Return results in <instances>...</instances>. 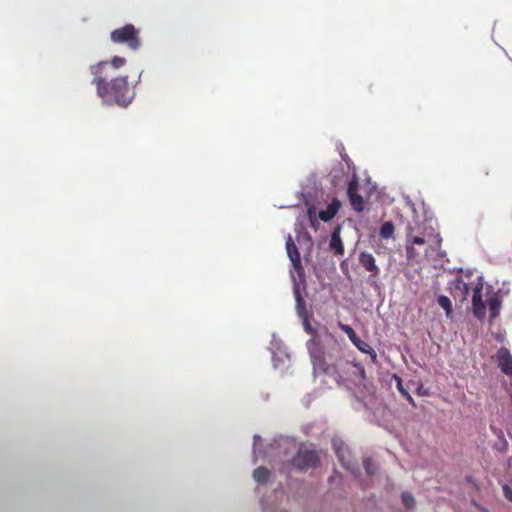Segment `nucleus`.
Here are the masks:
<instances>
[{"instance_id": "obj_3", "label": "nucleus", "mask_w": 512, "mask_h": 512, "mask_svg": "<svg viewBox=\"0 0 512 512\" xmlns=\"http://www.w3.org/2000/svg\"><path fill=\"white\" fill-rule=\"evenodd\" d=\"M110 39L115 44L126 45L132 51H137L141 47L140 31L132 24L113 30Z\"/></svg>"}, {"instance_id": "obj_23", "label": "nucleus", "mask_w": 512, "mask_h": 512, "mask_svg": "<svg viewBox=\"0 0 512 512\" xmlns=\"http://www.w3.org/2000/svg\"><path fill=\"white\" fill-rule=\"evenodd\" d=\"M126 64V59L120 56H114L108 66L111 65L115 69H119Z\"/></svg>"}, {"instance_id": "obj_7", "label": "nucleus", "mask_w": 512, "mask_h": 512, "mask_svg": "<svg viewBox=\"0 0 512 512\" xmlns=\"http://www.w3.org/2000/svg\"><path fill=\"white\" fill-rule=\"evenodd\" d=\"M498 367L505 375H512V355L508 348L502 346L495 355Z\"/></svg>"}, {"instance_id": "obj_13", "label": "nucleus", "mask_w": 512, "mask_h": 512, "mask_svg": "<svg viewBox=\"0 0 512 512\" xmlns=\"http://www.w3.org/2000/svg\"><path fill=\"white\" fill-rule=\"evenodd\" d=\"M329 246L331 250L334 251L335 255H343L344 254V245L342 239L339 234V230L333 231L330 239Z\"/></svg>"}, {"instance_id": "obj_25", "label": "nucleus", "mask_w": 512, "mask_h": 512, "mask_svg": "<svg viewBox=\"0 0 512 512\" xmlns=\"http://www.w3.org/2000/svg\"><path fill=\"white\" fill-rule=\"evenodd\" d=\"M344 452L345 451L342 448H337L336 449V454H337L339 460L342 462L343 466H345L347 469H350L349 463L348 462L347 463L344 462Z\"/></svg>"}, {"instance_id": "obj_29", "label": "nucleus", "mask_w": 512, "mask_h": 512, "mask_svg": "<svg viewBox=\"0 0 512 512\" xmlns=\"http://www.w3.org/2000/svg\"><path fill=\"white\" fill-rule=\"evenodd\" d=\"M260 436L259 435H255L254 436V446H256L257 442L260 440Z\"/></svg>"}, {"instance_id": "obj_1", "label": "nucleus", "mask_w": 512, "mask_h": 512, "mask_svg": "<svg viewBox=\"0 0 512 512\" xmlns=\"http://www.w3.org/2000/svg\"><path fill=\"white\" fill-rule=\"evenodd\" d=\"M107 68V61H101L90 67V72L94 75L92 83L96 86L97 95L105 103L127 107L135 97V91L129 85L128 76L115 77L106 81L102 74Z\"/></svg>"}, {"instance_id": "obj_10", "label": "nucleus", "mask_w": 512, "mask_h": 512, "mask_svg": "<svg viewBox=\"0 0 512 512\" xmlns=\"http://www.w3.org/2000/svg\"><path fill=\"white\" fill-rule=\"evenodd\" d=\"M286 251H287L290 261L292 262L294 269L297 271L301 270L302 264H301L300 253H299L297 246L294 243L291 235H288L287 240H286Z\"/></svg>"}, {"instance_id": "obj_15", "label": "nucleus", "mask_w": 512, "mask_h": 512, "mask_svg": "<svg viewBox=\"0 0 512 512\" xmlns=\"http://www.w3.org/2000/svg\"><path fill=\"white\" fill-rule=\"evenodd\" d=\"M395 226L391 221L382 224L379 230L381 239L388 240L394 238Z\"/></svg>"}, {"instance_id": "obj_6", "label": "nucleus", "mask_w": 512, "mask_h": 512, "mask_svg": "<svg viewBox=\"0 0 512 512\" xmlns=\"http://www.w3.org/2000/svg\"><path fill=\"white\" fill-rule=\"evenodd\" d=\"M319 463V456L315 450H300L292 459V465L298 470L315 468Z\"/></svg>"}, {"instance_id": "obj_30", "label": "nucleus", "mask_w": 512, "mask_h": 512, "mask_svg": "<svg viewBox=\"0 0 512 512\" xmlns=\"http://www.w3.org/2000/svg\"><path fill=\"white\" fill-rule=\"evenodd\" d=\"M306 330L311 333V334H315L316 332L309 326H306Z\"/></svg>"}, {"instance_id": "obj_14", "label": "nucleus", "mask_w": 512, "mask_h": 512, "mask_svg": "<svg viewBox=\"0 0 512 512\" xmlns=\"http://www.w3.org/2000/svg\"><path fill=\"white\" fill-rule=\"evenodd\" d=\"M354 345L362 353H366V354L370 355L371 361L373 363H377V353L367 342H365L359 338L356 341V343H354Z\"/></svg>"}, {"instance_id": "obj_24", "label": "nucleus", "mask_w": 512, "mask_h": 512, "mask_svg": "<svg viewBox=\"0 0 512 512\" xmlns=\"http://www.w3.org/2000/svg\"><path fill=\"white\" fill-rule=\"evenodd\" d=\"M358 190H359L358 179L356 177H353L348 183L347 195L352 194V193H358Z\"/></svg>"}, {"instance_id": "obj_17", "label": "nucleus", "mask_w": 512, "mask_h": 512, "mask_svg": "<svg viewBox=\"0 0 512 512\" xmlns=\"http://www.w3.org/2000/svg\"><path fill=\"white\" fill-rule=\"evenodd\" d=\"M269 475V470L264 466L256 468L253 472L254 480L260 484L266 483L269 478Z\"/></svg>"}, {"instance_id": "obj_27", "label": "nucleus", "mask_w": 512, "mask_h": 512, "mask_svg": "<svg viewBox=\"0 0 512 512\" xmlns=\"http://www.w3.org/2000/svg\"><path fill=\"white\" fill-rule=\"evenodd\" d=\"M315 213L316 212H315V208L314 207H311V208L308 209V216L310 218V221H311L312 225H314V219L313 218L315 217Z\"/></svg>"}, {"instance_id": "obj_16", "label": "nucleus", "mask_w": 512, "mask_h": 512, "mask_svg": "<svg viewBox=\"0 0 512 512\" xmlns=\"http://www.w3.org/2000/svg\"><path fill=\"white\" fill-rule=\"evenodd\" d=\"M350 204L356 212L364 210V199L359 193H352L348 195Z\"/></svg>"}, {"instance_id": "obj_28", "label": "nucleus", "mask_w": 512, "mask_h": 512, "mask_svg": "<svg viewBox=\"0 0 512 512\" xmlns=\"http://www.w3.org/2000/svg\"><path fill=\"white\" fill-rule=\"evenodd\" d=\"M498 437L503 440V450L506 451L508 448V442L505 440L503 432L500 431Z\"/></svg>"}, {"instance_id": "obj_4", "label": "nucleus", "mask_w": 512, "mask_h": 512, "mask_svg": "<svg viewBox=\"0 0 512 512\" xmlns=\"http://www.w3.org/2000/svg\"><path fill=\"white\" fill-rule=\"evenodd\" d=\"M307 348L309 350L314 369L325 374H332L336 370L334 364H330L326 361L325 353L317 339L313 338L309 340L307 342Z\"/></svg>"}, {"instance_id": "obj_11", "label": "nucleus", "mask_w": 512, "mask_h": 512, "mask_svg": "<svg viewBox=\"0 0 512 512\" xmlns=\"http://www.w3.org/2000/svg\"><path fill=\"white\" fill-rule=\"evenodd\" d=\"M450 290L454 298H459L461 301H464L467 299L470 286L462 278H458L452 283Z\"/></svg>"}, {"instance_id": "obj_18", "label": "nucleus", "mask_w": 512, "mask_h": 512, "mask_svg": "<svg viewBox=\"0 0 512 512\" xmlns=\"http://www.w3.org/2000/svg\"><path fill=\"white\" fill-rule=\"evenodd\" d=\"M437 302L445 310L446 316L450 317L453 311L451 300L445 295H440Z\"/></svg>"}, {"instance_id": "obj_5", "label": "nucleus", "mask_w": 512, "mask_h": 512, "mask_svg": "<svg viewBox=\"0 0 512 512\" xmlns=\"http://www.w3.org/2000/svg\"><path fill=\"white\" fill-rule=\"evenodd\" d=\"M483 281L482 277H477L476 282H473V295H472V311L474 316L482 321L486 317V304L483 300Z\"/></svg>"}, {"instance_id": "obj_20", "label": "nucleus", "mask_w": 512, "mask_h": 512, "mask_svg": "<svg viewBox=\"0 0 512 512\" xmlns=\"http://www.w3.org/2000/svg\"><path fill=\"white\" fill-rule=\"evenodd\" d=\"M363 466L368 475H373L377 471V466L371 458H365L363 460Z\"/></svg>"}, {"instance_id": "obj_19", "label": "nucleus", "mask_w": 512, "mask_h": 512, "mask_svg": "<svg viewBox=\"0 0 512 512\" xmlns=\"http://www.w3.org/2000/svg\"><path fill=\"white\" fill-rule=\"evenodd\" d=\"M339 328L348 336V338L353 344L356 343V341L359 339V337L357 336V334L355 333L354 329L351 326L340 322Z\"/></svg>"}, {"instance_id": "obj_2", "label": "nucleus", "mask_w": 512, "mask_h": 512, "mask_svg": "<svg viewBox=\"0 0 512 512\" xmlns=\"http://www.w3.org/2000/svg\"><path fill=\"white\" fill-rule=\"evenodd\" d=\"M442 237L432 227L414 226L408 223L405 232L406 256L409 261L419 262L424 258L439 255Z\"/></svg>"}, {"instance_id": "obj_26", "label": "nucleus", "mask_w": 512, "mask_h": 512, "mask_svg": "<svg viewBox=\"0 0 512 512\" xmlns=\"http://www.w3.org/2000/svg\"><path fill=\"white\" fill-rule=\"evenodd\" d=\"M503 494L507 500L512 502V488L510 486H503Z\"/></svg>"}, {"instance_id": "obj_22", "label": "nucleus", "mask_w": 512, "mask_h": 512, "mask_svg": "<svg viewBox=\"0 0 512 512\" xmlns=\"http://www.w3.org/2000/svg\"><path fill=\"white\" fill-rule=\"evenodd\" d=\"M402 502L406 508H412L415 504V499L413 495L409 492L402 493Z\"/></svg>"}, {"instance_id": "obj_8", "label": "nucleus", "mask_w": 512, "mask_h": 512, "mask_svg": "<svg viewBox=\"0 0 512 512\" xmlns=\"http://www.w3.org/2000/svg\"><path fill=\"white\" fill-rule=\"evenodd\" d=\"M359 263L361 266L369 273H371L370 277H377L380 274V269L376 265V260L371 253L361 252L358 257Z\"/></svg>"}, {"instance_id": "obj_21", "label": "nucleus", "mask_w": 512, "mask_h": 512, "mask_svg": "<svg viewBox=\"0 0 512 512\" xmlns=\"http://www.w3.org/2000/svg\"><path fill=\"white\" fill-rule=\"evenodd\" d=\"M396 380H397V388L399 390V392L413 405H415L414 403V399L413 397L409 394V392L407 390L404 389L403 385H402V379L398 376H395Z\"/></svg>"}, {"instance_id": "obj_12", "label": "nucleus", "mask_w": 512, "mask_h": 512, "mask_svg": "<svg viewBox=\"0 0 512 512\" xmlns=\"http://www.w3.org/2000/svg\"><path fill=\"white\" fill-rule=\"evenodd\" d=\"M340 208L341 202L338 199L334 198L331 201V203L328 204L325 210L319 211L318 217L324 222H329L336 216Z\"/></svg>"}, {"instance_id": "obj_9", "label": "nucleus", "mask_w": 512, "mask_h": 512, "mask_svg": "<svg viewBox=\"0 0 512 512\" xmlns=\"http://www.w3.org/2000/svg\"><path fill=\"white\" fill-rule=\"evenodd\" d=\"M487 305L489 308V320L492 322L495 318H497L500 314L501 306H502V297L498 292H494L491 289V293H489L487 298Z\"/></svg>"}]
</instances>
